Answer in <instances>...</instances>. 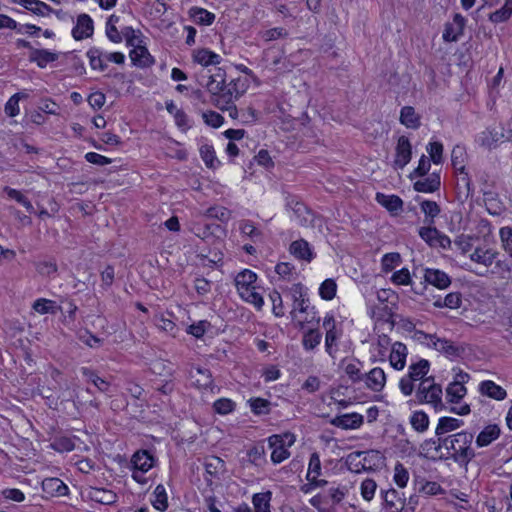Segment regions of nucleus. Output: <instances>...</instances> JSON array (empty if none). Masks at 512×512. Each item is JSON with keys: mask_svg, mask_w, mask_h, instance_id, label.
<instances>
[{"mask_svg": "<svg viewBox=\"0 0 512 512\" xmlns=\"http://www.w3.org/2000/svg\"><path fill=\"white\" fill-rule=\"evenodd\" d=\"M207 72L208 75H202L201 78H207L204 85L213 96L216 105L221 109H223L224 106L233 104L248 88V83L245 78H231L230 81L227 82L226 71L221 67H214Z\"/></svg>", "mask_w": 512, "mask_h": 512, "instance_id": "obj_1", "label": "nucleus"}, {"mask_svg": "<svg viewBox=\"0 0 512 512\" xmlns=\"http://www.w3.org/2000/svg\"><path fill=\"white\" fill-rule=\"evenodd\" d=\"M290 290L293 298L292 317L295 319L300 315V323H318L320 317L315 307L310 303L307 289L301 283H297L294 284Z\"/></svg>", "mask_w": 512, "mask_h": 512, "instance_id": "obj_2", "label": "nucleus"}, {"mask_svg": "<svg viewBox=\"0 0 512 512\" xmlns=\"http://www.w3.org/2000/svg\"><path fill=\"white\" fill-rule=\"evenodd\" d=\"M474 435L471 432L461 431L452 434L450 443V458L460 466H467L476 456L472 448Z\"/></svg>", "mask_w": 512, "mask_h": 512, "instance_id": "obj_3", "label": "nucleus"}, {"mask_svg": "<svg viewBox=\"0 0 512 512\" xmlns=\"http://www.w3.org/2000/svg\"><path fill=\"white\" fill-rule=\"evenodd\" d=\"M257 274L249 269H244L235 277V286L240 297L253 304L260 310L264 304L263 297L257 292Z\"/></svg>", "mask_w": 512, "mask_h": 512, "instance_id": "obj_4", "label": "nucleus"}, {"mask_svg": "<svg viewBox=\"0 0 512 512\" xmlns=\"http://www.w3.org/2000/svg\"><path fill=\"white\" fill-rule=\"evenodd\" d=\"M414 339L425 345L426 348L433 349L438 352H458V348H456L452 342L437 338L435 335L425 334L422 331H416Z\"/></svg>", "mask_w": 512, "mask_h": 512, "instance_id": "obj_5", "label": "nucleus"}, {"mask_svg": "<svg viewBox=\"0 0 512 512\" xmlns=\"http://www.w3.org/2000/svg\"><path fill=\"white\" fill-rule=\"evenodd\" d=\"M419 236L431 247L447 249L451 245L450 238L431 225L428 227H421L419 229Z\"/></svg>", "mask_w": 512, "mask_h": 512, "instance_id": "obj_6", "label": "nucleus"}, {"mask_svg": "<svg viewBox=\"0 0 512 512\" xmlns=\"http://www.w3.org/2000/svg\"><path fill=\"white\" fill-rule=\"evenodd\" d=\"M412 158V146L406 136H400L395 148V159L393 161V168L403 169Z\"/></svg>", "mask_w": 512, "mask_h": 512, "instance_id": "obj_7", "label": "nucleus"}, {"mask_svg": "<svg viewBox=\"0 0 512 512\" xmlns=\"http://www.w3.org/2000/svg\"><path fill=\"white\" fill-rule=\"evenodd\" d=\"M205 467V481L208 486L213 485V479H219L220 475L226 471V464L223 459L218 456H208L204 460Z\"/></svg>", "mask_w": 512, "mask_h": 512, "instance_id": "obj_8", "label": "nucleus"}, {"mask_svg": "<svg viewBox=\"0 0 512 512\" xmlns=\"http://www.w3.org/2000/svg\"><path fill=\"white\" fill-rule=\"evenodd\" d=\"M505 140H509V137L504 135L503 129L498 130L496 128H487L486 130L479 133L476 138V142L480 146L489 150L495 148L498 143Z\"/></svg>", "mask_w": 512, "mask_h": 512, "instance_id": "obj_9", "label": "nucleus"}, {"mask_svg": "<svg viewBox=\"0 0 512 512\" xmlns=\"http://www.w3.org/2000/svg\"><path fill=\"white\" fill-rule=\"evenodd\" d=\"M242 463H249L257 468H263L267 464L264 441H259L251 446L247 450L246 458H243Z\"/></svg>", "mask_w": 512, "mask_h": 512, "instance_id": "obj_10", "label": "nucleus"}, {"mask_svg": "<svg viewBox=\"0 0 512 512\" xmlns=\"http://www.w3.org/2000/svg\"><path fill=\"white\" fill-rule=\"evenodd\" d=\"M86 497L94 502L103 505H113L117 502V494L106 488L90 486L86 489Z\"/></svg>", "mask_w": 512, "mask_h": 512, "instance_id": "obj_11", "label": "nucleus"}, {"mask_svg": "<svg viewBox=\"0 0 512 512\" xmlns=\"http://www.w3.org/2000/svg\"><path fill=\"white\" fill-rule=\"evenodd\" d=\"M498 255L499 252L493 248L479 246L469 255V258L471 261L488 268L495 262Z\"/></svg>", "mask_w": 512, "mask_h": 512, "instance_id": "obj_12", "label": "nucleus"}, {"mask_svg": "<svg viewBox=\"0 0 512 512\" xmlns=\"http://www.w3.org/2000/svg\"><path fill=\"white\" fill-rule=\"evenodd\" d=\"M93 20L88 14H80L75 27L72 29V36L75 40H82L93 35Z\"/></svg>", "mask_w": 512, "mask_h": 512, "instance_id": "obj_13", "label": "nucleus"}, {"mask_svg": "<svg viewBox=\"0 0 512 512\" xmlns=\"http://www.w3.org/2000/svg\"><path fill=\"white\" fill-rule=\"evenodd\" d=\"M323 328L326 331L325 347L326 350L329 351L336 345V341L340 338L342 330L337 327V323L333 315L330 314H327L324 317Z\"/></svg>", "mask_w": 512, "mask_h": 512, "instance_id": "obj_14", "label": "nucleus"}, {"mask_svg": "<svg viewBox=\"0 0 512 512\" xmlns=\"http://www.w3.org/2000/svg\"><path fill=\"white\" fill-rule=\"evenodd\" d=\"M424 280L438 289H446L451 285V278L444 271L434 268L424 270Z\"/></svg>", "mask_w": 512, "mask_h": 512, "instance_id": "obj_15", "label": "nucleus"}, {"mask_svg": "<svg viewBox=\"0 0 512 512\" xmlns=\"http://www.w3.org/2000/svg\"><path fill=\"white\" fill-rule=\"evenodd\" d=\"M422 179L417 180L413 184V188L417 192L421 193H434L439 190L441 186V178L440 174L433 172L430 175H426V177H421Z\"/></svg>", "mask_w": 512, "mask_h": 512, "instance_id": "obj_16", "label": "nucleus"}, {"mask_svg": "<svg viewBox=\"0 0 512 512\" xmlns=\"http://www.w3.org/2000/svg\"><path fill=\"white\" fill-rule=\"evenodd\" d=\"M129 56L133 65L140 68H148L155 62L153 56L149 53L148 49L141 43L133 48Z\"/></svg>", "mask_w": 512, "mask_h": 512, "instance_id": "obj_17", "label": "nucleus"}, {"mask_svg": "<svg viewBox=\"0 0 512 512\" xmlns=\"http://www.w3.org/2000/svg\"><path fill=\"white\" fill-rule=\"evenodd\" d=\"M478 391L482 396L497 401H502L507 397L506 390L491 380H484L480 382L478 386Z\"/></svg>", "mask_w": 512, "mask_h": 512, "instance_id": "obj_18", "label": "nucleus"}, {"mask_svg": "<svg viewBox=\"0 0 512 512\" xmlns=\"http://www.w3.org/2000/svg\"><path fill=\"white\" fill-rule=\"evenodd\" d=\"M156 459L148 450H138L132 456L133 469L141 472L149 471L155 465Z\"/></svg>", "mask_w": 512, "mask_h": 512, "instance_id": "obj_19", "label": "nucleus"}, {"mask_svg": "<svg viewBox=\"0 0 512 512\" xmlns=\"http://www.w3.org/2000/svg\"><path fill=\"white\" fill-rule=\"evenodd\" d=\"M483 200L487 212L492 216H500L505 210V204L499 198V195L493 191H485L483 193Z\"/></svg>", "mask_w": 512, "mask_h": 512, "instance_id": "obj_20", "label": "nucleus"}, {"mask_svg": "<svg viewBox=\"0 0 512 512\" xmlns=\"http://www.w3.org/2000/svg\"><path fill=\"white\" fill-rule=\"evenodd\" d=\"M61 53L52 52L48 49H32L30 52V62L36 63L39 68H45L49 63L58 60Z\"/></svg>", "mask_w": 512, "mask_h": 512, "instance_id": "obj_21", "label": "nucleus"}, {"mask_svg": "<svg viewBox=\"0 0 512 512\" xmlns=\"http://www.w3.org/2000/svg\"><path fill=\"white\" fill-rule=\"evenodd\" d=\"M289 250L293 256L306 262H311L315 257L310 244L304 239L293 241Z\"/></svg>", "mask_w": 512, "mask_h": 512, "instance_id": "obj_22", "label": "nucleus"}, {"mask_svg": "<svg viewBox=\"0 0 512 512\" xmlns=\"http://www.w3.org/2000/svg\"><path fill=\"white\" fill-rule=\"evenodd\" d=\"M364 422V418L358 413H349L335 417L331 424L342 429H357Z\"/></svg>", "mask_w": 512, "mask_h": 512, "instance_id": "obj_23", "label": "nucleus"}, {"mask_svg": "<svg viewBox=\"0 0 512 512\" xmlns=\"http://www.w3.org/2000/svg\"><path fill=\"white\" fill-rule=\"evenodd\" d=\"M366 386L375 392H380L386 383V376L381 368H373L364 374Z\"/></svg>", "mask_w": 512, "mask_h": 512, "instance_id": "obj_24", "label": "nucleus"}, {"mask_svg": "<svg viewBox=\"0 0 512 512\" xmlns=\"http://www.w3.org/2000/svg\"><path fill=\"white\" fill-rule=\"evenodd\" d=\"M361 365V362L356 358H345L340 363V367L353 383L364 379V374L361 373Z\"/></svg>", "mask_w": 512, "mask_h": 512, "instance_id": "obj_25", "label": "nucleus"}, {"mask_svg": "<svg viewBox=\"0 0 512 512\" xmlns=\"http://www.w3.org/2000/svg\"><path fill=\"white\" fill-rule=\"evenodd\" d=\"M13 3L23 6L37 16H48L54 10L45 2L40 0H12Z\"/></svg>", "mask_w": 512, "mask_h": 512, "instance_id": "obj_26", "label": "nucleus"}, {"mask_svg": "<svg viewBox=\"0 0 512 512\" xmlns=\"http://www.w3.org/2000/svg\"><path fill=\"white\" fill-rule=\"evenodd\" d=\"M172 318L173 314L170 312L158 313L154 316V323L158 329L175 337L179 331V328L177 327Z\"/></svg>", "mask_w": 512, "mask_h": 512, "instance_id": "obj_27", "label": "nucleus"}, {"mask_svg": "<svg viewBox=\"0 0 512 512\" xmlns=\"http://www.w3.org/2000/svg\"><path fill=\"white\" fill-rule=\"evenodd\" d=\"M500 434L501 429L497 424H489L476 437V445L478 447H486L498 439Z\"/></svg>", "mask_w": 512, "mask_h": 512, "instance_id": "obj_28", "label": "nucleus"}, {"mask_svg": "<svg viewBox=\"0 0 512 512\" xmlns=\"http://www.w3.org/2000/svg\"><path fill=\"white\" fill-rule=\"evenodd\" d=\"M193 58L195 62L204 67H208L210 65L216 66L220 64L222 60L219 54L205 48L196 50L193 54Z\"/></svg>", "mask_w": 512, "mask_h": 512, "instance_id": "obj_29", "label": "nucleus"}, {"mask_svg": "<svg viewBox=\"0 0 512 512\" xmlns=\"http://www.w3.org/2000/svg\"><path fill=\"white\" fill-rule=\"evenodd\" d=\"M89 65L92 70L104 71L107 68L106 52L97 47H91L87 53Z\"/></svg>", "mask_w": 512, "mask_h": 512, "instance_id": "obj_30", "label": "nucleus"}, {"mask_svg": "<svg viewBox=\"0 0 512 512\" xmlns=\"http://www.w3.org/2000/svg\"><path fill=\"white\" fill-rule=\"evenodd\" d=\"M400 123L407 128L417 129L421 125L420 115L412 106H404L400 111Z\"/></svg>", "mask_w": 512, "mask_h": 512, "instance_id": "obj_31", "label": "nucleus"}, {"mask_svg": "<svg viewBox=\"0 0 512 512\" xmlns=\"http://www.w3.org/2000/svg\"><path fill=\"white\" fill-rule=\"evenodd\" d=\"M43 490L54 496H64L68 493L67 485L59 478H46L42 482Z\"/></svg>", "mask_w": 512, "mask_h": 512, "instance_id": "obj_32", "label": "nucleus"}, {"mask_svg": "<svg viewBox=\"0 0 512 512\" xmlns=\"http://www.w3.org/2000/svg\"><path fill=\"white\" fill-rule=\"evenodd\" d=\"M381 496L383 499V507L386 509V512H397L400 508V501L403 499L399 496V492L391 488L387 491L382 490Z\"/></svg>", "mask_w": 512, "mask_h": 512, "instance_id": "obj_33", "label": "nucleus"}, {"mask_svg": "<svg viewBox=\"0 0 512 512\" xmlns=\"http://www.w3.org/2000/svg\"><path fill=\"white\" fill-rule=\"evenodd\" d=\"M270 449L288 448L291 447L295 441V435L290 432H286L282 435L273 434L267 439Z\"/></svg>", "mask_w": 512, "mask_h": 512, "instance_id": "obj_34", "label": "nucleus"}, {"mask_svg": "<svg viewBox=\"0 0 512 512\" xmlns=\"http://www.w3.org/2000/svg\"><path fill=\"white\" fill-rule=\"evenodd\" d=\"M376 201L390 212H397L403 207L402 199L396 195H386L378 192L376 194Z\"/></svg>", "mask_w": 512, "mask_h": 512, "instance_id": "obj_35", "label": "nucleus"}, {"mask_svg": "<svg viewBox=\"0 0 512 512\" xmlns=\"http://www.w3.org/2000/svg\"><path fill=\"white\" fill-rule=\"evenodd\" d=\"M425 403L431 404L436 411L442 410L445 407L442 402V388L439 384H435L433 379L429 383L427 401Z\"/></svg>", "mask_w": 512, "mask_h": 512, "instance_id": "obj_36", "label": "nucleus"}, {"mask_svg": "<svg viewBox=\"0 0 512 512\" xmlns=\"http://www.w3.org/2000/svg\"><path fill=\"white\" fill-rule=\"evenodd\" d=\"M464 424L463 420L453 417H441L438 421L435 434L436 436L444 435L448 432L457 430Z\"/></svg>", "mask_w": 512, "mask_h": 512, "instance_id": "obj_37", "label": "nucleus"}, {"mask_svg": "<svg viewBox=\"0 0 512 512\" xmlns=\"http://www.w3.org/2000/svg\"><path fill=\"white\" fill-rule=\"evenodd\" d=\"M467 389L460 382H452L446 388V399L449 403L458 404L466 395Z\"/></svg>", "mask_w": 512, "mask_h": 512, "instance_id": "obj_38", "label": "nucleus"}, {"mask_svg": "<svg viewBox=\"0 0 512 512\" xmlns=\"http://www.w3.org/2000/svg\"><path fill=\"white\" fill-rule=\"evenodd\" d=\"M33 309L39 314H57L62 308L55 301L46 298H39L34 301Z\"/></svg>", "mask_w": 512, "mask_h": 512, "instance_id": "obj_39", "label": "nucleus"}, {"mask_svg": "<svg viewBox=\"0 0 512 512\" xmlns=\"http://www.w3.org/2000/svg\"><path fill=\"white\" fill-rule=\"evenodd\" d=\"M241 233L249 237L254 243L263 241V234L251 220H242L239 225Z\"/></svg>", "mask_w": 512, "mask_h": 512, "instance_id": "obj_40", "label": "nucleus"}, {"mask_svg": "<svg viewBox=\"0 0 512 512\" xmlns=\"http://www.w3.org/2000/svg\"><path fill=\"white\" fill-rule=\"evenodd\" d=\"M271 498H272L271 491L254 494L252 497L254 512H271L270 511Z\"/></svg>", "mask_w": 512, "mask_h": 512, "instance_id": "obj_41", "label": "nucleus"}, {"mask_svg": "<svg viewBox=\"0 0 512 512\" xmlns=\"http://www.w3.org/2000/svg\"><path fill=\"white\" fill-rule=\"evenodd\" d=\"M409 422L412 428L418 433H424L429 427V417L422 410L413 412Z\"/></svg>", "mask_w": 512, "mask_h": 512, "instance_id": "obj_42", "label": "nucleus"}, {"mask_svg": "<svg viewBox=\"0 0 512 512\" xmlns=\"http://www.w3.org/2000/svg\"><path fill=\"white\" fill-rule=\"evenodd\" d=\"M200 156L204 161L205 165L210 169H216L220 165V161L217 159L215 150L212 145L204 144L200 147Z\"/></svg>", "mask_w": 512, "mask_h": 512, "instance_id": "obj_43", "label": "nucleus"}, {"mask_svg": "<svg viewBox=\"0 0 512 512\" xmlns=\"http://www.w3.org/2000/svg\"><path fill=\"white\" fill-rule=\"evenodd\" d=\"M248 404L253 414L257 416L268 415L271 411V402L261 397L250 398Z\"/></svg>", "mask_w": 512, "mask_h": 512, "instance_id": "obj_44", "label": "nucleus"}, {"mask_svg": "<svg viewBox=\"0 0 512 512\" xmlns=\"http://www.w3.org/2000/svg\"><path fill=\"white\" fill-rule=\"evenodd\" d=\"M464 160L458 163L457 168H454L456 173L458 174V183L457 186L460 189L461 187L465 188L466 193L465 197L467 198L472 192V183L468 173L465 171V166L463 164Z\"/></svg>", "mask_w": 512, "mask_h": 512, "instance_id": "obj_45", "label": "nucleus"}, {"mask_svg": "<svg viewBox=\"0 0 512 512\" xmlns=\"http://www.w3.org/2000/svg\"><path fill=\"white\" fill-rule=\"evenodd\" d=\"M421 211L425 214V222L429 225L434 223V218L440 214V207L435 201L423 200L420 203Z\"/></svg>", "mask_w": 512, "mask_h": 512, "instance_id": "obj_46", "label": "nucleus"}, {"mask_svg": "<svg viewBox=\"0 0 512 512\" xmlns=\"http://www.w3.org/2000/svg\"><path fill=\"white\" fill-rule=\"evenodd\" d=\"M190 15L194 22L200 25H211L215 20V15L204 8H192Z\"/></svg>", "mask_w": 512, "mask_h": 512, "instance_id": "obj_47", "label": "nucleus"}, {"mask_svg": "<svg viewBox=\"0 0 512 512\" xmlns=\"http://www.w3.org/2000/svg\"><path fill=\"white\" fill-rule=\"evenodd\" d=\"M28 95L22 92L15 93L12 95L5 104L4 111L9 117H15L19 114V101L23 98H27Z\"/></svg>", "mask_w": 512, "mask_h": 512, "instance_id": "obj_48", "label": "nucleus"}, {"mask_svg": "<svg viewBox=\"0 0 512 512\" xmlns=\"http://www.w3.org/2000/svg\"><path fill=\"white\" fill-rule=\"evenodd\" d=\"M153 494L155 497L152 501L154 508L162 512L165 511L168 508V497L165 487L162 484L157 485Z\"/></svg>", "mask_w": 512, "mask_h": 512, "instance_id": "obj_49", "label": "nucleus"}, {"mask_svg": "<svg viewBox=\"0 0 512 512\" xmlns=\"http://www.w3.org/2000/svg\"><path fill=\"white\" fill-rule=\"evenodd\" d=\"M337 284L334 279L324 280L319 287V295L323 300L330 301L336 296Z\"/></svg>", "mask_w": 512, "mask_h": 512, "instance_id": "obj_50", "label": "nucleus"}, {"mask_svg": "<svg viewBox=\"0 0 512 512\" xmlns=\"http://www.w3.org/2000/svg\"><path fill=\"white\" fill-rule=\"evenodd\" d=\"M321 339L322 334L318 329H310L303 335L302 343L306 350H312L320 344Z\"/></svg>", "mask_w": 512, "mask_h": 512, "instance_id": "obj_51", "label": "nucleus"}, {"mask_svg": "<svg viewBox=\"0 0 512 512\" xmlns=\"http://www.w3.org/2000/svg\"><path fill=\"white\" fill-rule=\"evenodd\" d=\"M429 366L430 364L428 360L421 359L410 365L408 375L412 376L416 380L422 379L427 375Z\"/></svg>", "mask_w": 512, "mask_h": 512, "instance_id": "obj_52", "label": "nucleus"}, {"mask_svg": "<svg viewBox=\"0 0 512 512\" xmlns=\"http://www.w3.org/2000/svg\"><path fill=\"white\" fill-rule=\"evenodd\" d=\"M212 328V325L207 320H200L189 325L186 328V332L189 335L194 336L195 338H201L207 331Z\"/></svg>", "mask_w": 512, "mask_h": 512, "instance_id": "obj_53", "label": "nucleus"}, {"mask_svg": "<svg viewBox=\"0 0 512 512\" xmlns=\"http://www.w3.org/2000/svg\"><path fill=\"white\" fill-rule=\"evenodd\" d=\"M362 451H356L350 453L346 458V464L348 465L349 470L352 472L359 473L362 470H367L368 467H365V463H362L360 457L362 456Z\"/></svg>", "mask_w": 512, "mask_h": 512, "instance_id": "obj_54", "label": "nucleus"}, {"mask_svg": "<svg viewBox=\"0 0 512 512\" xmlns=\"http://www.w3.org/2000/svg\"><path fill=\"white\" fill-rule=\"evenodd\" d=\"M5 192L10 199H13L17 201L19 204L23 205L29 213L34 211V207L31 201L26 196H24L19 190L6 187Z\"/></svg>", "mask_w": 512, "mask_h": 512, "instance_id": "obj_55", "label": "nucleus"}, {"mask_svg": "<svg viewBox=\"0 0 512 512\" xmlns=\"http://www.w3.org/2000/svg\"><path fill=\"white\" fill-rule=\"evenodd\" d=\"M236 404L231 399L220 398L213 404V409L220 415H227L235 410Z\"/></svg>", "mask_w": 512, "mask_h": 512, "instance_id": "obj_56", "label": "nucleus"}, {"mask_svg": "<svg viewBox=\"0 0 512 512\" xmlns=\"http://www.w3.org/2000/svg\"><path fill=\"white\" fill-rule=\"evenodd\" d=\"M426 150L430 156V160L434 164H441L443 161V145L440 142H430Z\"/></svg>", "mask_w": 512, "mask_h": 512, "instance_id": "obj_57", "label": "nucleus"}, {"mask_svg": "<svg viewBox=\"0 0 512 512\" xmlns=\"http://www.w3.org/2000/svg\"><path fill=\"white\" fill-rule=\"evenodd\" d=\"M499 237L502 248L512 258V228L509 226L500 228Z\"/></svg>", "mask_w": 512, "mask_h": 512, "instance_id": "obj_58", "label": "nucleus"}, {"mask_svg": "<svg viewBox=\"0 0 512 512\" xmlns=\"http://www.w3.org/2000/svg\"><path fill=\"white\" fill-rule=\"evenodd\" d=\"M122 37L125 38L127 45L133 48L143 43L141 33L136 32L132 27L123 28Z\"/></svg>", "mask_w": 512, "mask_h": 512, "instance_id": "obj_59", "label": "nucleus"}, {"mask_svg": "<svg viewBox=\"0 0 512 512\" xmlns=\"http://www.w3.org/2000/svg\"><path fill=\"white\" fill-rule=\"evenodd\" d=\"M409 480V473L404 465L397 462L394 468V481L400 487L403 488L407 485Z\"/></svg>", "mask_w": 512, "mask_h": 512, "instance_id": "obj_60", "label": "nucleus"}, {"mask_svg": "<svg viewBox=\"0 0 512 512\" xmlns=\"http://www.w3.org/2000/svg\"><path fill=\"white\" fill-rule=\"evenodd\" d=\"M431 160L428 159L425 155H422L418 166L411 172L410 179H414L415 177H424L428 174L431 168Z\"/></svg>", "mask_w": 512, "mask_h": 512, "instance_id": "obj_61", "label": "nucleus"}, {"mask_svg": "<svg viewBox=\"0 0 512 512\" xmlns=\"http://www.w3.org/2000/svg\"><path fill=\"white\" fill-rule=\"evenodd\" d=\"M309 503L316 508L319 512H331V505H329V501L327 500V497L325 493L323 494H317L313 496Z\"/></svg>", "mask_w": 512, "mask_h": 512, "instance_id": "obj_62", "label": "nucleus"}, {"mask_svg": "<svg viewBox=\"0 0 512 512\" xmlns=\"http://www.w3.org/2000/svg\"><path fill=\"white\" fill-rule=\"evenodd\" d=\"M287 36V30L282 27H275L261 32V37L266 42L274 41L280 38H285Z\"/></svg>", "mask_w": 512, "mask_h": 512, "instance_id": "obj_63", "label": "nucleus"}, {"mask_svg": "<svg viewBox=\"0 0 512 512\" xmlns=\"http://www.w3.org/2000/svg\"><path fill=\"white\" fill-rule=\"evenodd\" d=\"M401 261L399 253H387L382 257V269L385 272L392 271Z\"/></svg>", "mask_w": 512, "mask_h": 512, "instance_id": "obj_64", "label": "nucleus"}]
</instances>
